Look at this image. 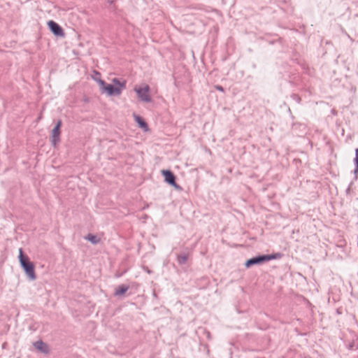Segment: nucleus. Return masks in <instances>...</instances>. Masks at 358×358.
Masks as SVG:
<instances>
[{
    "label": "nucleus",
    "mask_w": 358,
    "mask_h": 358,
    "mask_svg": "<svg viewBox=\"0 0 358 358\" xmlns=\"http://www.w3.org/2000/svg\"><path fill=\"white\" fill-rule=\"evenodd\" d=\"M162 173L164 177V180L173 186L176 189L181 190L182 187L176 182V176L169 170H162Z\"/></svg>",
    "instance_id": "obj_4"
},
{
    "label": "nucleus",
    "mask_w": 358,
    "mask_h": 358,
    "mask_svg": "<svg viewBox=\"0 0 358 358\" xmlns=\"http://www.w3.org/2000/svg\"><path fill=\"white\" fill-rule=\"evenodd\" d=\"M19 262L29 280L34 281L36 279L34 264L30 262L27 256H24L22 248L19 250Z\"/></svg>",
    "instance_id": "obj_2"
},
{
    "label": "nucleus",
    "mask_w": 358,
    "mask_h": 358,
    "mask_svg": "<svg viewBox=\"0 0 358 358\" xmlns=\"http://www.w3.org/2000/svg\"><path fill=\"white\" fill-rule=\"evenodd\" d=\"M354 172H355V174L356 176L358 174V166H355V169Z\"/></svg>",
    "instance_id": "obj_16"
},
{
    "label": "nucleus",
    "mask_w": 358,
    "mask_h": 358,
    "mask_svg": "<svg viewBox=\"0 0 358 358\" xmlns=\"http://www.w3.org/2000/svg\"><path fill=\"white\" fill-rule=\"evenodd\" d=\"M281 256H282V255L280 253H275V254H272V255H265V257H266V261L268 262V261H270L272 259H279L281 257Z\"/></svg>",
    "instance_id": "obj_13"
},
{
    "label": "nucleus",
    "mask_w": 358,
    "mask_h": 358,
    "mask_svg": "<svg viewBox=\"0 0 358 358\" xmlns=\"http://www.w3.org/2000/svg\"><path fill=\"white\" fill-rule=\"evenodd\" d=\"M50 31L57 36H64V33L62 28L55 22L50 20L48 22Z\"/></svg>",
    "instance_id": "obj_6"
},
{
    "label": "nucleus",
    "mask_w": 358,
    "mask_h": 358,
    "mask_svg": "<svg viewBox=\"0 0 358 358\" xmlns=\"http://www.w3.org/2000/svg\"><path fill=\"white\" fill-rule=\"evenodd\" d=\"M265 262H266L265 255H259L247 260L245 263V267L249 268L253 265L260 264Z\"/></svg>",
    "instance_id": "obj_7"
},
{
    "label": "nucleus",
    "mask_w": 358,
    "mask_h": 358,
    "mask_svg": "<svg viewBox=\"0 0 358 358\" xmlns=\"http://www.w3.org/2000/svg\"><path fill=\"white\" fill-rule=\"evenodd\" d=\"M33 345L35 347V348L39 350L40 352L45 354L49 353L48 345L46 343H45L42 340H39L34 342Z\"/></svg>",
    "instance_id": "obj_8"
},
{
    "label": "nucleus",
    "mask_w": 358,
    "mask_h": 358,
    "mask_svg": "<svg viewBox=\"0 0 358 358\" xmlns=\"http://www.w3.org/2000/svg\"><path fill=\"white\" fill-rule=\"evenodd\" d=\"M354 163L356 166H358V148L355 149V157L354 159Z\"/></svg>",
    "instance_id": "obj_14"
},
{
    "label": "nucleus",
    "mask_w": 358,
    "mask_h": 358,
    "mask_svg": "<svg viewBox=\"0 0 358 358\" xmlns=\"http://www.w3.org/2000/svg\"><path fill=\"white\" fill-rule=\"evenodd\" d=\"M188 259V255L187 254H182L178 256V262L179 264H185Z\"/></svg>",
    "instance_id": "obj_12"
},
{
    "label": "nucleus",
    "mask_w": 358,
    "mask_h": 358,
    "mask_svg": "<svg viewBox=\"0 0 358 358\" xmlns=\"http://www.w3.org/2000/svg\"><path fill=\"white\" fill-rule=\"evenodd\" d=\"M144 269H145V271L148 273H151V271H150L148 268H144Z\"/></svg>",
    "instance_id": "obj_17"
},
{
    "label": "nucleus",
    "mask_w": 358,
    "mask_h": 358,
    "mask_svg": "<svg viewBox=\"0 0 358 358\" xmlns=\"http://www.w3.org/2000/svg\"><path fill=\"white\" fill-rule=\"evenodd\" d=\"M62 120L57 121L55 127L52 131V144L55 146L60 141V127L62 126Z\"/></svg>",
    "instance_id": "obj_5"
},
{
    "label": "nucleus",
    "mask_w": 358,
    "mask_h": 358,
    "mask_svg": "<svg viewBox=\"0 0 358 358\" xmlns=\"http://www.w3.org/2000/svg\"><path fill=\"white\" fill-rule=\"evenodd\" d=\"M134 91L136 92L140 101L145 103L152 101V99L150 96V87L148 85H145L141 87H136Z\"/></svg>",
    "instance_id": "obj_3"
},
{
    "label": "nucleus",
    "mask_w": 358,
    "mask_h": 358,
    "mask_svg": "<svg viewBox=\"0 0 358 358\" xmlns=\"http://www.w3.org/2000/svg\"><path fill=\"white\" fill-rule=\"evenodd\" d=\"M86 240L89 241L92 244H98L100 243L101 239L97 236L88 234L87 236L85 238Z\"/></svg>",
    "instance_id": "obj_11"
},
{
    "label": "nucleus",
    "mask_w": 358,
    "mask_h": 358,
    "mask_svg": "<svg viewBox=\"0 0 358 358\" xmlns=\"http://www.w3.org/2000/svg\"><path fill=\"white\" fill-rule=\"evenodd\" d=\"M134 117L136 123L138 124L139 127H141L145 131L148 130V124L144 121V120L141 116L134 114Z\"/></svg>",
    "instance_id": "obj_10"
},
{
    "label": "nucleus",
    "mask_w": 358,
    "mask_h": 358,
    "mask_svg": "<svg viewBox=\"0 0 358 358\" xmlns=\"http://www.w3.org/2000/svg\"><path fill=\"white\" fill-rule=\"evenodd\" d=\"M98 83L101 87L102 92H106L109 96H118L122 93V90L126 87L125 82L120 83L117 78L113 79V83L116 85L115 87L110 84L106 85V83L101 79L99 80Z\"/></svg>",
    "instance_id": "obj_1"
},
{
    "label": "nucleus",
    "mask_w": 358,
    "mask_h": 358,
    "mask_svg": "<svg viewBox=\"0 0 358 358\" xmlns=\"http://www.w3.org/2000/svg\"><path fill=\"white\" fill-rule=\"evenodd\" d=\"M216 88H217V90H218L221 92L224 91L223 87L222 86H217Z\"/></svg>",
    "instance_id": "obj_15"
},
{
    "label": "nucleus",
    "mask_w": 358,
    "mask_h": 358,
    "mask_svg": "<svg viewBox=\"0 0 358 358\" xmlns=\"http://www.w3.org/2000/svg\"><path fill=\"white\" fill-rule=\"evenodd\" d=\"M129 288V287L127 285H121L115 289L114 295L118 297L122 296L127 292Z\"/></svg>",
    "instance_id": "obj_9"
}]
</instances>
